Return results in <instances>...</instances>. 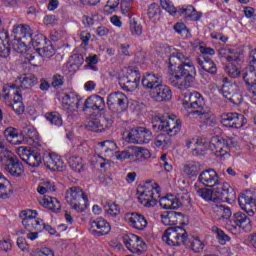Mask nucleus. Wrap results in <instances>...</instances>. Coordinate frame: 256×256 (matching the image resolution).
Instances as JSON below:
<instances>
[{
  "label": "nucleus",
  "instance_id": "nucleus-1",
  "mask_svg": "<svg viewBox=\"0 0 256 256\" xmlns=\"http://www.w3.org/2000/svg\"><path fill=\"white\" fill-rule=\"evenodd\" d=\"M168 61V83L180 91L189 89L197 77V69L191 56L185 52L175 51L170 55Z\"/></svg>",
  "mask_w": 256,
  "mask_h": 256
},
{
  "label": "nucleus",
  "instance_id": "nucleus-2",
  "mask_svg": "<svg viewBox=\"0 0 256 256\" xmlns=\"http://www.w3.org/2000/svg\"><path fill=\"white\" fill-rule=\"evenodd\" d=\"M183 105L187 109L188 117H199L204 123H209L212 113L205 106V98L201 93L194 91L184 94Z\"/></svg>",
  "mask_w": 256,
  "mask_h": 256
},
{
  "label": "nucleus",
  "instance_id": "nucleus-3",
  "mask_svg": "<svg viewBox=\"0 0 256 256\" xmlns=\"http://www.w3.org/2000/svg\"><path fill=\"white\" fill-rule=\"evenodd\" d=\"M65 199L68 205L78 213H83L87 207V203H89V198L79 186L68 188Z\"/></svg>",
  "mask_w": 256,
  "mask_h": 256
},
{
  "label": "nucleus",
  "instance_id": "nucleus-4",
  "mask_svg": "<svg viewBox=\"0 0 256 256\" xmlns=\"http://www.w3.org/2000/svg\"><path fill=\"white\" fill-rule=\"evenodd\" d=\"M162 241L170 247H181V245H189V234L183 227H169L165 230Z\"/></svg>",
  "mask_w": 256,
  "mask_h": 256
},
{
  "label": "nucleus",
  "instance_id": "nucleus-5",
  "mask_svg": "<svg viewBox=\"0 0 256 256\" xmlns=\"http://www.w3.org/2000/svg\"><path fill=\"white\" fill-rule=\"evenodd\" d=\"M169 116L159 117L156 121L152 122V129L156 132L163 131L170 137L177 135L181 131L182 121L181 119H171Z\"/></svg>",
  "mask_w": 256,
  "mask_h": 256
},
{
  "label": "nucleus",
  "instance_id": "nucleus-6",
  "mask_svg": "<svg viewBox=\"0 0 256 256\" xmlns=\"http://www.w3.org/2000/svg\"><path fill=\"white\" fill-rule=\"evenodd\" d=\"M225 227L232 235H235L238 229H243L246 233L253 229L251 219L241 211L234 213L232 218L226 222Z\"/></svg>",
  "mask_w": 256,
  "mask_h": 256
},
{
  "label": "nucleus",
  "instance_id": "nucleus-7",
  "mask_svg": "<svg viewBox=\"0 0 256 256\" xmlns=\"http://www.w3.org/2000/svg\"><path fill=\"white\" fill-rule=\"evenodd\" d=\"M235 145H237L235 138L225 139L223 137L214 136L210 140L211 151L220 159H225V157L229 156V149L235 147Z\"/></svg>",
  "mask_w": 256,
  "mask_h": 256
},
{
  "label": "nucleus",
  "instance_id": "nucleus-8",
  "mask_svg": "<svg viewBox=\"0 0 256 256\" xmlns=\"http://www.w3.org/2000/svg\"><path fill=\"white\" fill-rule=\"evenodd\" d=\"M3 98L5 101H12L9 106L12 107L13 111L18 115L25 111V106H23V94L15 89V85L3 88Z\"/></svg>",
  "mask_w": 256,
  "mask_h": 256
},
{
  "label": "nucleus",
  "instance_id": "nucleus-9",
  "mask_svg": "<svg viewBox=\"0 0 256 256\" xmlns=\"http://www.w3.org/2000/svg\"><path fill=\"white\" fill-rule=\"evenodd\" d=\"M154 185L147 184L144 186V190L138 196L139 203L144 207H155L157 205V197H159L161 189L156 183Z\"/></svg>",
  "mask_w": 256,
  "mask_h": 256
},
{
  "label": "nucleus",
  "instance_id": "nucleus-10",
  "mask_svg": "<svg viewBox=\"0 0 256 256\" xmlns=\"http://www.w3.org/2000/svg\"><path fill=\"white\" fill-rule=\"evenodd\" d=\"M238 205L246 215L253 217L256 213V192L246 190L238 197Z\"/></svg>",
  "mask_w": 256,
  "mask_h": 256
},
{
  "label": "nucleus",
  "instance_id": "nucleus-11",
  "mask_svg": "<svg viewBox=\"0 0 256 256\" xmlns=\"http://www.w3.org/2000/svg\"><path fill=\"white\" fill-rule=\"evenodd\" d=\"M220 123L229 129H241L247 123V118L237 112H227L221 114Z\"/></svg>",
  "mask_w": 256,
  "mask_h": 256
},
{
  "label": "nucleus",
  "instance_id": "nucleus-12",
  "mask_svg": "<svg viewBox=\"0 0 256 256\" xmlns=\"http://www.w3.org/2000/svg\"><path fill=\"white\" fill-rule=\"evenodd\" d=\"M126 139L128 143L143 145L149 143V141L153 139V133L145 127H137L130 130Z\"/></svg>",
  "mask_w": 256,
  "mask_h": 256
},
{
  "label": "nucleus",
  "instance_id": "nucleus-13",
  "mask_svg": "<svg viewBox=\"0 0 256 256\" xmlns=\"http://www.w3.org/2000/svg\"><path fill=\"white\" fill-rule=\"evenodd\" d=\"M242 79L245 85L253 89L252 84L256 83V48L251 50L248 55V65L242 73Z\"/></svg>",
  "mask_w": 256,
  "mask_h": 256
},
{
  "label": "nucleus",
  "instance_id": "nucleus-14",
  "mask_svg": "<svg viewBox=\"0 0 256 256\" xmlns=\"http://www.w3.org/2000/svg\"><path fill=\"white\" fill-rule=\"evenodd\" d=\"M19 217L22 219V225L26 231H41L42 222L37 219L36 210H23L20 212Z\"/></svg>",
  "mask_w": 256,
  "mask_h": 256
},
{
  "label": "nucleus",
  "instance_id": "nucleus-15",
  "mask_svg": "<svg viewBox=\"0 0 256 256\" xmlns=\"http://www.w3.org/2000/svg\"><path fill=\"white\" fill-rule=\"evenodd\" d=\"M0 165H2L4 170L12 177H21V175L25 173L23 163L19 161L14 153H12L11 156L4 160Z\"/></svg>",
  "mask_w": 256,
  "mask_h": 256
},
{
  "label": "nucleus",
  "instance_id": "nucleus-16",
  "mask_svg": "<svg viewBox=\"0 0 256 256\" xmlns=\"http://www.w3.org/2000/svg\"><path fill=\"white\" fill-rule=\"evenodd\" d=\"M123 243L130 250L131 253L141 255L147 251V244L143 239L135 234H128L123 236Z\"/></svg>",
  "mask_w": 256,
  "mask_h": 256
},
{
  "label": "nucleus",
  "instance_id": "nucleus-17",
  "mask_svg": "<svg viewBox=\"0 0 256 256\" xmlns=\"http://www.w3.org/2000/svg\"><path fill=\"white\" fill-rule=\"evenodd\" d=\"M89 225V231L94 237H103V235H109L111 233V224L105 218L98 217L91 219Z\"/></svg>",
  "mask_w": 256,
  "mask_h": 256
},
{
  "label": "nucleus",
  "instance_id": "nucleus-18",
  "mask_svg": "<svg viewBox=\"0 0 256 256\" xmlns=\"http://www.w3.org/2000/svg\"><path fill=\"white\" fill-rule=\"evenodd\" d=\"M18 155L20 156L22 161H24V163L29 165V167H39L41 165V162L43 161L41 154L32 151L25 146H21L18 148Z\"/></svg>",
  "mask_w": 256,
  "mask_h": 256
},
{
  "label": "nucleus",
  "instance_id": "nucleus-19",
  "mask_svg": "<svg viewBox=\"0 0 256 256\" xmlns=\"http://www.w3.org/2000/svg\"><path fill=\"white\" fill-rule=\"evenodd\" d=\"M214 195L216 199L226 201V203H233L237 199L235 189L229 183H220L214 188Z\"/></svg>",
  "mask_w": 256,
  "mask_h": 256
},
{
  "label": "nucleus",
  "instance_id": "nucleus-20",
  "mask_svg": "<svg viewBox=\"0 0 256 256\" xmlns=\"http://www.w3.org/2000/svg\"><path fill=\"white\" fill-rule=\"evenodd\" d=\"M81 101L79 94L76 92L64 93L62 97V108L68 114L76 113L79 109V105H81Z\"/></svg>",
  "mask_w": 256,
  "mask_h": 256
},
{
  "label": "nucleus",
  "instance_id": "nucleus-21",
  "mask_svg": "<svg viewBox=\"0 0 256 256\" xmlns=\"http://www.w3.org/2000/svg\"><path fill=\"white\" fill-rule=\"evenodd\" d=\"M127 103H129V99L123 92H113L108 95L107 105L108 109L111 111H113L115 107H120L121 111H125L127 109Z\"/></svg>",
  "mask_w": 256,
  "mask_h": 256
},
{
  "label": "nucleus",
  "instance_id": "nucleus-22",
  "mask_svg": "<svg viewBox=\"0 0 256 256\" xmlns=\"http://www.w3.org/2000/svg\"><path fill=\"white\" fill-rule=\"evenodd\" d=\"M162 219L163 225L171 226V225H185V219L187 216L182 212L177 211H166L160 215Z\"/></svg>",
  "mask_w": 256,
  "mask_h": 256
},
{
  "label": "nucleus",
  "instance_id": "nucleus-23",
  "mask_svg": "<svg viewBox=\"0 0 256 256\" xmlns=\"http://www.w3.org/2000/svg\"><path fill=\"white\" fill-rule=\"evenodd\" d=\"M125 221L132 227V229H136L137 231H143L148 225L147 218L137 212L126 213Z\"/></svg>",
  "mask_w": 256,
  "mask_h": 256
},
{
  "label": "nucleus",
  "instance_id": "nucleus-24",
  "mask_svg": "<svg viewBox=\"0 0 256 256\" xmlns=\"http://www.w3.org/2000/svg\"><path fill=\"white\" fill-rule=\"evenodd\" d=\"M198 181L205 187H218L221 183L219 181V174L214 169L202 171L198 177Z\"/></svg>",
  "mask_w": 256,
  "mask_h": 256
},
{
  "label": "nucleus",
  "instance_id": "nucleus-25",
  "mask_svg": "<svg viewBox=\"0 0 256 256\" xmlns=\"http://www.w3.org/2000/svg\"><path fill=\"white\" fill-rule=\"evenodd\" d=\"M152 97L158 103H163L164 101H171L173 92L169 86L160 84L155 86L154 90H152Z\"/></svg>",
  "mask_w": 256,
  "mask_h": 256
},
{
  "label": "nucleus",
  "instance_id": "nucleus-26",
  "mask_svg": "<svg viewBox=\"0 0 256 256\" xmlns=\"http://www.w3.org/2000/svg\"><path fill=\"white\" fill-rule=\"evenodd\" d=\"M12 35L16 39L32 41L31 35H33V29H31V26L27 24H15L12 29Z\"/></svg>",
  "mask_w": 256,
  "mask_h": 256
},
{
  "label": "nucleus",
  "instance_id": "nucleus-27",
  "mask_svg": "<svg viewBox=\"0 0 256 256\" xmlns=\"http://www.w3.org/2000/svg\"><path fill=\"white\" fill-rule=\"evenodd\" d=\"M37 83H39V80L31 73L22 74L16 79V85H18L19 89L22 90L32 89V87H35Z\"/></svg>",
  "mask_w": 256,
  "mask_h": 256
},
{
  "label": "nucleus",
  "instance_id": "nucleus-28",
  "mask_svg": "<svg viewBox=\"0 0 256 256\" xmlns=\"http://www.w3.org/2000/svg\"><path fill=\"white\" fill-rule=\"evenodd\" d=\"M151 157V152L149 149L134 146L131 148V163H143L145 159Z\"/></svg>",
  "mask_w": 256,
  "mask_h": 256
},
{
  "label": "nucleus",
  "instance_id": "nucleus-29",
  "mask_svg": "<svg viewBox=\"0 0 256 256\" xmlns=\"http://www.w3.org/2000/svg\"><path fill=\"white\" fill-rule=\"evenodd\" d=\"M196 62L203 71L210 73V75L217 74V64L209 56L196 57Z\"/></svg>",
  "mask_w": 256,
  "mask_h": 256
},
{
  "label": "nucleus",
  "instance_id": "nucleus-30",
  "mask_svg": "<svg viewBox=\"0 0 256 256\" xmlns=\"http://www.w3.org/2000/svg\"><path fill=\"white\" fill-rule=\"evenodd\" d=\"M218 55L228 63H239L241 61L240 54L235 49L220 48Z\"/></svg>",
  "mask_w": 256,
  "mask_h": 256
},
{
  "label": "nucleus",
  "instance_id": "nucleus-31",
  "mask_svg": "<svg viewBox=\"0 0 256 256\" xmlns=\"http://www.w3.org/2000/svg\"><path fill=\"white\" fill-rule=\"evenodd\" d=\"M102 207L106 217H110L111 219H117V217H119L121 214V207L115 202H102Z\"/></svg>",
  "mask_w": 256,
  "mask_h": 256
},
{
  "label": "nucleus",
  "instance_id": "nucleus-32",
  "mask_svg": "<svg viewBox=\"0 0 256 256\" xmlns=\"http://www.w3.org/2000/svg\"><path fill=\"white\" fill-rule=\"evenodd\" d=\"M4 137L10 145H21L23 137L19 136V130L14 127H8L4 130Z\"/></svg>",
  "mask_w": 256,
  "mask_h": 256
},
{
  "label": "nucleus",
  "instance_id": "nucleus-33",
  "mask_svg": "<svg viewBox=\"0 0 256 256\" xmlns=\"http://www.w3.org/2000/svg\"><path fill=\"white\" fill-rule=\"evenodd\" d=\"M13 195V185L0 173V199H9Z\"/></svg>",
  "mask_w": 256,
  "mask_h": 256
},
{
  "label": "nucleus",
  "instance_id": "nucleus-34",
  "mask_svg": "<svg viewBox=\"0 0 256 256\" xmlns=\"http://www.w3.org/2000/svg\"><path fill=\"white\" fill-rule=\"evenodd\" d=\"M195 146V149L192 150V154L196 157H203L207 155V151L211 149L210 142H207L201 138L196 139Z\"/></svg>",
  "mask_w": 256,
  "mask_h": 256
},
{
  "label": "nucleus",
  "instance_id": "nucleus-35",
  "mask_svg": "<svg viewBox=\"0 0 256 256\" xmlns=\"http://www.w3.org/2000/svg\"><path fill=\"white\" fill-rule=\"evenodd\" d=\"M39 203L40 205H42V207H46L47 209H50V211H54V212L61 211V202H59L57 198L44 196L39 199Z\"/></svg>",
  "mask_w": 256,
  "mask_h": 256
},
{
  "label": "nucleus",
  "instance_id": "nucleus-36",
  "mask_svg": "<svg viewBox=\"0 0 256 256\" xmlns=\"http://www.w3.org/2000/svg\"><path fill=\"white\" fill-rule=\"evenodd\" d=\"M212 209L214 213L220 217V219H223L224 221H231V216L233 215V212L231 211V208L226 205L222 204H214L212 205Z\"/></svg>",
  "mask_w": 256,
  "mask_h": 256
},
{
  "label": "nucleus",
  "instance_id": "nucleus-37",
  "mask_svg": "<svg viewBox=\"0 0 256 256\" xmlns=\"http://www.w3.org/2000/svg\"><path fill=\"white\" fill-rule=\"evenodd\" d=\"M5 41L8 46L5 45ZM11 54V47H9V32L7 30H3L0 33V57L7 59Z\"/></svg>",
  "mask_w": 256,
  "mask_h": 256
},
{
  "label": "nucleus",
  "instance_id": "nucleus-38",
  "mask_svg": "<svg viewBox=\"0 0 256 256\" xmlns=\"http://www.w3.org/2000/svg\"><path fill=\"white\" fill-rule=\"evenodd\" d=\"M142 85L146 89H152L154 91L157 85H161V78L153 73H146L142 78Z\"/></svg>",
  "mask_w": 256,
  "mask_h": 256
},
{
  "label": "nucleus",
  "instance_id": "nucleus-39",
  "mask_svg": "<svg viewBox=\"0 0 256 256\" xmlns=\"http://www.w3.org/2000/svg\"><path fill=\"white\" fill-rule=\"evenodd\" d=\"M181 14L185 15V17L188 19V21H200L203 17L202 12H197L195 7L188 5V6H182V9H180Z\"/></svg>",
  "mask_w": 256,
  "mask_h": 256
},
{
  "label": "nucleus",
  "instance_id": "nucleus-40",
  "mask_svg": "<svg viewBox=\"0 0 256 256\" xmlns=\"http://www.w3.org/2000/svg\"><path fill=\"white\" fill-rule=\"evenodd\" d=\"M21 135L28 143L35 144L39 141V134L37 133V130L33 128V126H25L21 131Z\"/></svg>",
  "mask_w": 256,
  "mask_h": 256
},
{
  "label": "nucleus",
  "instance_id": "nucleus-41",
  "mask_svg": "<svg viewBox=\"0 0 256 256\" xmlns=\"http://www.w3.org/2000/svg\"><path fill=\"white\" fill-rule=\"evenodd\" d=\"M200 171H201V164L199 162H192V163L186 164L183 170L184 175H186V177H188L189 179H193V177H197Z\"/></svg>",
  "mask_w": 256,
  "mask_h": 256
},
{
  "label": "nucleus",
  "instance_id": "nucleus-42",
  "mask_svg": "<svg viewBox=\"0 0 256 256\" xmlns=\"http://www.w3.org/2000/svg\"><path fill=\"white\" fill-rule=\"evenodd\" d=\"M162 209H179V202L176 201L175 195H167L159 201Z\"/></svg>",
  "mask_w": 256,
  "mask_h": 256
},
{
  "label": "nucleus",
  "instance_id": "nucleus-43",
  "mask_svg": "<svg viewBox=\"0 0 256 256\" xmlns=\"http://www.w3.org/2000/svg\"><path fill=\"white\" fill-rule=\"evenodd\" d=\"M147 15L152 23H157V21L161 19V6L157 3L150 4L148 6Z\"/></svg>",
  "mask_w": 256,
  "mask_h": 256
},
{
  "label": "nucleus",
  "instance_id": "nucleus-44",
  "mask_svg": "<svg viewBox=\"0 0 256 256\" xmlns=\"http://www.w3.org/2000/svg\"><path fill=\"white\" fill-rule=\"evenodd\" d=\"M45 119L50 123V125H54V127L63 126V118L59 112H48L45 114Z\"/></svg>",
  "mask_w": 256,
  "mask_h": 256
},
{
  "label": "nucleus",
  "instance_id": "nucleus-45",
  "mask_svg": "<svg viewBox=\"0 0 256 256\" xmlns=\"http://www.w3.org/2000/svg\"><path fill=\"white\" fill-rule=\"evenodd\" d=\"M185 246L189 247L193 253H203V249H205V243L199 237H195L192 240L188 238V245Z\"/></svg>",
  "mask_w": 256,
  "mask_h": 256
},
{
  "label": "nucleus",
  "instance_id": "nucleus-46",
  "mask_svg": "<svg viewBox=\"0 0 256 256\" xmlns=\"http://www.w3.org/2000/svg\"><path fill=\"white\" fill-rule=\"evenodd\" d=\"M68 164L76 173L83 171V159L79 156H70L68 158Z\"/></svg>",
  "mask_w": 256,
  "mask_h": 256
},
{
  "label": "nucleus",
  "instance_id": "nucleus-47",
  "mask_svg": "<svg viewBox=\"0 0 256 256\" xmlns=\"http://www.w3.org/2000/svg\"><path fill=\"white\" fill-rule=\"evenodd\" d=\"M27 40L22 38H14L11 43V47L16 53H25L27 51Z\"/></svg>",
  "mask_w": 256,
  "mask_h": 256
},
{
  "label": "nucleus",
  "instance_id": "nucleus-48",
  "mask_svg": "<svg viewBox=\"0 0 256 256\" xmlns=\"http://www.w3.org/2000/svg\"><path fill=\"white\" fill-rule=\"evenodd\" d=\"M213 193H215V189H208V188H198L196 189V195H198V197H201L202 199H204V201H213L215 203V201H217V198H213Z\"/></svg>",
  "mask_w": 256,
  "mask_h": 256
},
{
  "label": "nucleus",
  "instance_id": "nucleus-49",
  "mask_svg": "<svg viewBox=\"0 0 256 256\" xmlns=\"http://www.w3.org/2000/svg\"><path fill=\"white\" fill-rule=\"evenodd\" d=\"M235 89H237V85L231 82H226L222 85L221 94L225 99H228L235 93Z\"/></svg>",
  "mask_w": 256,
  "mask_h": 256
},
{
  "label": "nucleus",
  "instance_id": "nucleus-50",
  "mask_svg": "<svg viewBox=\"0 0 256 256\" xmlns=\"http://www.w3.org/2000/svg\"><path fill=\"white\" fill-rule=\"evenodd\" d=\"M212 231L213 233H216V237L218 239V243H220V245H225V243H227V241H231V237H229V235L225 234V232L223 230H221V228L214 226L212 227Z\"/></svg>",
  "mask_w": 256,
  "mask_h": 256
},
{
  "label": "nucleus",
  "instance_id": "nucleus-51",
  "mask_svg": "<svg viewBox=\"0 0 256 256\" xmlns=\"http://www.w3.org/2000/svg\"><path fill=\"white\" fill-rule=\"evenodd\" d=\"M119 85L122 87L124 91H135L137 87H139L138 82H134L133 80H129L128 78H124L120 80Z\"/></svg>",
  "mask_w": 256,
  "mask_h": 256
},
{
  "label": "nucleus",
  "instance_id": "nucleus-52",
  "mask_svg": "<svg viewBox=\"0 0 256 256\" xmlns=\"http://www.w3.org/2000/svg\"><path fill=\"white\" fill-rule=\"evenodd\" d=\"M27 43L28 45H32L37 51V49H41V45L45 43V36L42 34L36 36L31 35V40H27Z\"/></svg>",
  "mask_w": 256,
  "mask_h": 256
},
{
  "label": "nucleus",
  "instance_id": "nucleus-53",
  "mask_svg": "<svg viewBox=\"0 0 256 256\" xmlns=\"http://www.w3.org/2000/svg\"><path fill=\"white\" fill-rule=\"evenodd\" d=\"M37 53H39V55H42V57H46V59H49L55 55V48H53V45L48 44L43 48H37Z\"/></svg>",
  "mask_w": 256,
  "mask_h": 256
},
{
  "label": "nucleus",
  "instance_id": "nucleus-54",
  "mask_svg": "<svg viewBox=\"0 0 256 256\" xmlns=\"http://www.w3.org/2000/svg\"><path fill=\"white\" fill-rule=\"evenodd\" d=\"M126 79L139 84L141 81V73L139 72V69L133 67L128 68Z\"/></svg>",
  "mask_w": 256,
  "mask_h": 256
},
{
  "label": "nucleus",
  "instance_id": "nucleus-55",
  "mask_svg": "<svg viewBox=\"0 0 256 256\" xmlns=\"http://www.w3.org/2000/svg\"><path fill=\"white\" fill-rule=\"evenodd\" d=\"M12 151L5 146V139L0 137V164L12 155Z\"/></svg>",
  "mask_w": 256,
  "mask_h": 256
},
{
  "label": "nucleus",
  "instance_id": "nucleus-56",
  "mask_svg": "<svg viewBox=\"0 0 256 256\" xmlns=\"http://www.w3.org/2000/svg\"><path fill=\"white\" fill-rule=\"evenodd\" d=\"M51 85L54 87V89H61L63 85H65V76L61 74H54Z\"/></svg>",
  "mask_w": 256,
  "mask_h": 256
},
{
  "label": "nucleus",
  "instance_id": "nucleus-57",
  "mask_svg": "<svg viewBox=\"0 0 256 256\" xmlns=\"http://www.w3.org/2000/svg\"><path fill=\"white\" fill-rule=\"evenodd\" d=\"M86 127H88V129L90 131H94V132L102 131V129H103V126L101 125V122L97 118H91L88 121Z\"/></svg>",
  "mask_w": 256,
  "mask_h": 256
},
{
  "label": "nucleus",
  "instance_id": "nucleus-58",
  "mask_svg": "<svg viewBox=\"0 0 256 256\" xmlns=\"http://www.w3.org/2000/svg\"><path fill=\"white\" fill-rule=\"evenodd\" d=\"M94 99V107L96 111H100V113H103L105 111V99L99 95H92Z\"/></svg>",
  "mask_w": 256,
  "mask_h": 256
},
{
  "label": "nucleus",
  "instance_id": "nucleus-59",
  "mask_svg": "<svg viewBox=\"0 0 256 256\" xmlns=\"http://www.w3.org/2000/svg\"><path fill=\"white\" fill-rule=\"evenodd\" d=\"M52 161L54 165V171H63V169H65V162H63L61 156L52 154Z\"/></svg>",
  "mask_w": 256,
  "mask_h": 256
},
{
  "label": "nucleus",
  "instance_id": "nucleus-60",
  "mask_svg": "<svg viewBox=\"0 0 256 256\" xmlns=\"http://www.w3.org/2000/svg\"><path fill=\"white\" fill-rule=\"evenodd\" d=\"M130 31L132 35H136L137 37H139L143 34V26H141V24H138L137 21L132 20L130 22Z\"/></svg>",
  "mask_w": 256,
  "mask_h": 256
},
{
  "label": "nucleus",
  "instance_id": "nucleus-61",
  "mask_svg": "<svg viewBox=\"0 0 256 256\" xmlns=\"http://www.w3.org/2000/svg\"><path fill=\"white\" fill-rule=\"evenodd\" d=\"M99 145L104 153H109V151H115V148L117 147L115 142L109 140L100 142Z\"/></svg>",
  "mask_w": 256,
  "mask_h": 256
},
{
  "label": "nucleus",
  "instance_id": "nucleus-62",
  "mask_svg": "<svg viewBox=\"0 0 256 256\" xmlns=\"http://www.w3.org/2000/svg\"><path fill=\"white\" fill-rule=\"evenodd\" d=\"M176 202L179 203V207L181 205H187V203L191 202V196L188 192L179 193L178 197H176Z\"/></svg>",
  "mask_w": 256,
  "mask_h": 256
},
{
  "label": "nucleus",
  "instance_id": "nucleus-63",
  "mask_svg": "<svg viewBox=\"0 0 256 256\" xmlns=\"http://www.w3.org/2000/svg\"><path fill=\"white\" fill-rule=\"evenodd\" d=\"M161 5L167 13H170V15H175V13H177V8L173 6V3L170 0H161Z\"/></svg>",
  "mask_w": 256,
  "mask_h": 256
},
{
  "label": "nucleus",
  "instance_id": "nucleus-64",
  "mask_svg": "<svg viewBox=\"0 0 256 256\" xmlns=\"http://www.w3.org/2000/svg\"><path fill=\"white\" fill-rule=\"evenodd\" d=\"M44 25H47V27H55V25H58L59 18L55 15H46L43 19Z\"/></svg>",
  "mask_w": 256,
  "mask_h": 256
}]
</instances>
